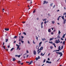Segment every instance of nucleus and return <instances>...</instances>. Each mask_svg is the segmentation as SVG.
Instances as JSON below:
<instances>
[{"instance_id": "nucleus-1", "label": "nucleus", "mask_w": 66, "mask_h": 66, "mask_svg": "<svg viewBox=\"0 0 66 66\" xmlns=\"http://www.w3.org/2000/svg\"><path fill=\"white\" fill-rule=\"evenodd\" d=\"M59 40H60V39H58V40H56V41L55 42V43H56V44H58L60 42V41Z\"/></svg>"}, {"instance_id": "nucleus-2", "label": "nucleus", "mask_w": 66, "mask_h": 66, "mask_svg": "<svg viewBox=\"0 0 66 66\" xmlns=\"http://www.w3.org/2000/svg\"><path fill=\"white\" fill-rule=\"evenodd\" d=\"M59 54L60 55V56H63V54H62V53L61 52H59Z\"/></svg>"}, {"instance_id": "nucleus-3", "label": "nucleus", "mask_w": 66, "mask_h": 66, "mask_svg": "<svg viewBox=\"0 0 66 66\" xmlns=\"http://www.w3.org/2000/svg\"><path fill=\"white\" fill-rule=\"evenodd\" d=\"M16 46H18L17 48H16L17 50H18V49H19V45H18V44H16Z\"/></svg>"}, {"instance_id": "nucleus-4", "label": "nucleus", "mask_w": 66, "mask_h": 66, "mask_svg": "<svg viewBox=\"0 0 66 66\" xmlns=\"http://www.w3.org/2000/svg\"><path fill=\"white\" fill-rule=\"evenodd\" d=\"M33 53L34 54V55H36V51H34Z\"/></svg>"}, {"instance_id": "nucleus-5", "label": "nucleus", "mask_w": 66, "mask_h": 66, "mask_svg": "<svg viewBox=\"0 0 66 66\" xmlns=\"http://www.w3.org/2000/svg\"><path fill=\"white\" fill-rule=\"evenodd\" d=\"M48 3V2H46V1H45L44 2L43 4H45V3H46V4H47V3Z\"/></svg>"}, {"instance_id": "nucleus-6", "label": "nucleus", "mask_w": 66, "mask_h": 66, "mask_svg": "<svg viewBox=\"0 0 66 66\" xmlns=\"http://www.w3.org/2000/svg\"><path fill=\"white\" fill-rule=\"evenodd\" d=\"M40 50H38L37 51L38 52L37 53L38 54H39V53L40 52Z\"/></svg>"}, {"instance_id": "nucleus-7", "label": "nucleus", "mask_w": 66, "mask_h": 66, "mask_svg": "<svg viewBox=\"0 0 66 66\" xmlns=\"http://www.w3.org/2000/svg\"><path fill=\"white\" fill-rule=\"evenodd\" d=\"M4 30H5V31H9V28H5Z\"/></svg>"}, {"instance_id": "nucleus-8", "label": "nucleus", "mask_w": 66, "mask_h": 66, "mask_svg": "<svg viewBox=\"0 0 66 66\" xmlns=\"http://www.w3.org/2000/svg\"><path fill=\"white\" fill-rule=\"evenodd\" d=\"M40 45H39V47H38V46H37L36 47V49H38V50H39V47H40Z\"/></svg>"}, {"instance_id": "nucleus-9", "label": "nucleus", "mask_w": 66, "mask_h": 66, "mask_svg": "<svg viewBox=\"0 0 66 66\" xmlns=\"http://www.w3.org/2000/svg\"><path fill=\"white\" fill-rule=\"evenodd\" d=\"M32 62H33V61H31L29 62V63L28 64V65H31L32 63Z\"/></svg>"}, {"instance_id": "nucleus-10", "label": "nucleus", "mask_w": 66, "mask_h": 66, "mask_svg": "<svg viewBox=\"0 0 66 66\" xmlns=\"http://www.w3.org/2000/svg\"><path fill=\"white\" fill-rule=\"evenodd\" d=\"M53 39H54V38L53 37L52 38H50V41H51V40H53Z\"/></svg>"}, {"instance_id": "nucleus-11", "label": "nucleus", "mask_w": 66, "mask_h": 66, "mask_svg": "<svg viewBox=\"0 0 66 66\" xmlns=\"http://www.w3.org/2000/svg\"><path fill=\"white\" fill-rule=\"evenodd\" d=\"M56 51H60V50H55L54 51H53V52H56Z\"/></svg>"}, {"instance_id": "nucleus-12", "label": "nucleus", "mask_w": 66, "mask_h": 66, "mask_svg": "<svg viewBox=\"0 0 66 66\" xmlns=\"http://www.w3.org/2000/svg\"><path fill=\"white\" fill-rule=\"evenodd\" d=\"M44 23V22H42L41 23V28H43V24Z\"/></svg>"}, {"instance_id": "nucleus-13", "label": "nucleus", "mask_w": 66, "mask_h": 66, "mask_svg": "<svg viewBox=\"0 0 66 66\" xmlns=\"http://www.w3.org/2000/svg\"><path fill=\"white\" fill-rule=\"evenodd\" d=\"M61 17H62V16H59L57 18V20H59V19H60V18Z\"/></svg>"}, {"instance_id": "nucleus-14", "label": "nucleus", "mask_w": 66, "mask_h": 66, "mask_svg": "<svg viewBox=\"0 0 66 66\" xmlns=\"http://www.w3.org/2000/svg\"><path fill=\"white\" fill-rule=\"evenodd\" d=\"M12 59H13L12 60L13 61H15L16 60V59L14 58H12Z\"/></svg>"}, {"instance_id": "nucleus-15", "label": "nucleus", "mask_w": 66, "mask_h": 66, "mask_svg": "<svg viewBox=\"0 0 66 66\" xmlns=\"http://www.w3.org/2000/svg\"><path fill=\"white\" fill-rule=\"evenodd\" d=\"M43 47H42L40 48L39 50H43Z\"/></svg>"}, {"instance_id": "nucleus-16", "label": "nucleus", "mask_w": 66, "mask_h": 66, "mask_svg": "<svg viewBox=\"0 0 66 66\" xmlns=\"http://www.w3.org/2000/svg\"><path fill=\"white\" fill-rule=\"evenodd\" d=\"M65 34H64L62 36V38H65Z\"/></svg>"}, {"instance_id": "nucleus-17", "label": "nucleus", "mask_w": 66, "mask_h": 66, "mask_svg": "<svg viewBox=\"0 0 66 66\" xmlns=\"http://www.w3.org/2000/svg\"><path fill=\"white\" fill-rule=\"evenodd\" d=\"M42 40L43 41H44V40H46V39H45V38H44H44H42Z\"/></svg>"}, {"instance_id": "nucleus-18", "label": "nucleus", "mask_w": 66, "mask_h": 66, "mask_svg": "<svg viewBox=\"0 0 66 66\" xmlns=\"http://www.w3.org/2000/svg\"><path fill=\"white\" fill-rule=\"evenodd\" d=\"M65 41H64L63 42V45H65Z\"/></svg>"}, {"instance_id": "nucleus-19", "label": "nucleus", "mask_w": 66, "mask_h": 66, "mask_svg": "<svg viewBox=\"0 0 66 66\" xmlns=\"http://www.w3.org/2000/svg\"><path fill=\"white\" fill-rule=\"evenodd\" d=\"M51 29H49L48 30V32H51V31H50Z\"/></svg>"}, {"instance_id": "nucleus-20", "label": "nucleus", "mask_w": 66, "mask_h": 66, "mask_svg": "<svg viewBox=\"0 0 66 66\" xmlns=\"http://www.w3.org/2000/svg\"><path fill=\"white\" fill-rule=\"evenodd\" d=\"M59 50H61V46H60L59 47Z\"/></svg>"}, {"instance_id": "nucleus-21", "label": "nucleus", "mask_w": 66, "mask_h": 66, "mask_svg": "<svg viewBox=\"0 0 66 66\" xmlns=\"http://www.w3.org/2000/svg\"><path fill=\"white\" fill-rule=\"evenodd\" d=\"M57 38H58L59 39L60 38H61L60 37V36H57Z\"/></svg>"}, {"instance_id": "nucleus-22", "label": "nucleus", "mask_w": 66, "mask_h": 66, "mask_svg": "<svg viewBox=\"0 0 66 66\" xmlns=\"http://www.w3.org/2000/svg\"><path fill=\"white\" fill-rule=\"evenodd\" d=\"M36 39L37 40H38V37H37V36H36Z\"/></svg>"}, {"instance_id": "nucleus-23", "label": "nucleus", "mask_w": 66, "mask_h": 66, "mask_svg": "<svg viewBox=\"0 0 66 66\" xmlns=\"http://www.w3.org/2000/svg\"><path fill=\"white\" fill-rule=\"evenodd\" d=\"M7 41H8V39H6L5 42L6 43L7 42Z\"/></svg>"}, {"instance_id": "nucleus-24", "label": "nucleus", "mask_w": 66, "mask_h": 66, "mask_svg": "<svg viewBox=\"0 0 66 66\" xmlns=\"http://www.w3.org/2000/svg\"><path fill=\"white\" fill-rule=\"evenodd\" d=\"M49 43H50V44H52V43H53V42H52V41H51V42H49Z\"/></svg>"}, {"instance_id": "nucleus-25", "label": "nucleus", "mask_w": 66, "mask_h": 66, "mask_svg": "<svg viewBox=\"0 0 66 66\" xmlns=\"http://www.w3.org/2000/svg\"><path fill=\"white\" fill-rule=\"evenodd\" d=\"M60 33H61V32H60V31L59 30V31L58 34H60Z\"/></svg>"}, {"instance_id": "nucleus-26", "label": "nucleus", "mask_w": 66, "mask_h": 66, "mask_svg": "<svg viewBox=\"0 0 66 66\" xmlns=\"http://www.w3.org/2000/svg\"><path fill=\"white\" fill-rule=\"evenodd\" d=\"M47 20V19H44V20H43V21H46V20Z\"/></svg>"}, {"instance_id": "nucleus-27", "label": "nucleus", "mask_w": 66, "mask_h": 66, "mask_svg": "<svg viewBox=\"0 0 66 66\" xmlns=\"http://www.w3.org/2000/svg\"><path fill=\"white\" fill-rule=\"evenodd\" d=\"M63 46H62L61 48V50H62V49H63Z\"/></svg>"}, {"instance_id": "nucleus-28", "label": "nucleus", "mask_w": 66, "mask_h": 66, "mask_svg": "<svg viewBox=\"0 0 66 66\" xmlns=\"http://www.w3.org/2000/svg\"><path fill=\"white\" fill-rule=\"evenodd\" d=\"M52 22L53 24H54L55 23V22L54 21H52Z\"/></svg>"}, {"instance_id": "nucleus-29", "label": "nucleus", "mask_w": 66, "mask_h": 66, "mask_svg": "<svg viewBox=\"0 0 66 66\" xmlns=\"http://www.w3.org/2000/svg\"><path fill=\"white\" fill-rule=\"evenodd\" d=\"M36 12V11L35 10L33 11V13H35Z\"/></svg>"}, {"instance_id": "nucleus-30", "label": "nucleus", "mask_w": 66, "mask_h": 66, "mask_svg": "<svg viewBox=\"0 0 66 66\" xmlns=\"http://www.w3.org/2000/svg\"><path fill=\"white\" fill-rule=\"evenodd\" d=\"M38 59L39 58H38L36 57V60L37 61V60H38Z\"/></svg>"}, {"instance_id": "nucleus-31", "label": "nucleus", "mask_w": 66, "mask_h": 66, "mask_svg": "<svg viewBox=\"0 0 66 66\" xmlns=\"http://www.w3.org/2000/svg\"><path fill=\"white\" fill-rule=\"evenodd\" d=\"M3 48L4 49H6V48L5 47V46H3Z\"/></svg>"}, {"instance_id": "nucleus-32", "label": "nucleus", "mask_w": 66, "mask_h": 66, "mask_svg": "<svg viewBox=\"0 0 66 66\" xmlns=\"http://www.w3.org/2000/svg\"><path fill=\"white\" fill-rule=\"evenodd\" d=\"M50 48L51 49H52L53 48V47L52 46H50Z\"/></svg>"}, {"instance_id": "nucleus-33", "label": "nucleus", "mask_w": 66, "mask_h": 66, "mask_svg": "<svg viewBox=\"0 0 66 66\" xmlns=\"http://www.w3.org/2000/svg\"><path fill=\"white\" fill-rule=\"evenodd\" d=\"M23 34H24V35H26V32H23Z\"/></svg>"}, {"instance_id": "nucleus-34", "label": "nucleus", "mask_w": 66, "mask_h": 66, "mask_svg": "<svg viewBox=\"0 0 66 66\" xmlns=\"http://www.w3.org/2000/svg\"><path fill=\"white\" fill-rule=\"evenodd\" d=\"M17 37V36H15L14 38H16Z\"/></svg>"}, {"instance_id": "nucleus-35", "label": "nucleus", "mask_w": 66, "mask_h": 66, "mask_svg": "<svg viewBox=\"0 0 66 66\" xmlns=\"http://www.w3.org/2000/svg\"><path fill=\"white\" fill-rule=\"evenodd\" d=\"M49 61H46V63H49Z\"/></svg>"}, {"instance_id": "nucleus-36", "label": "nucleus", "mask_w": 66, "mask_h": 66, "mask_svg": "<svg viewBox=\"0 0 66 66\" xmlns=\"http://www.w3.org/2000/svg\"><path fill=\"white\" fill-rule=\"evenodd\" d=\"M21 43H22V44H23V43H24V42L23 41H22V40H21Z\"/></svg>"}, {"instance_id": "nucleus-37", "label": "nucleus", "mask_w": 66, "mask_h": 66, "mask_svg": "<svg viewBox=\"0 0 66 66\" xmlns=\"http://www.w3.org/2000/svg\"><path fill=\"white\" fill-rule=\"evenodd\" d=\"M42 43V42H40V43L39 44V45H41Z\"/></svg>"}, {"instance_id": "nucleus-38", "label": "nucleus", "mask_w": 66, "mask_h": 66, "mask_svg": "<svg viewBox=\"0 0 66 66\" xmlns=\"http://www.w3.org/2000/svg\"><path fill=\"white\" fill-rule=\"evenodd\" d=\"M20 62V61H18V63H19L20 62Z\"/></svg>"}, {"instance_id": "nucleus-39", "label": "nucleus", "mask_w": 66, "mask_h": 66, "mask_svg": "<svg viewBox=\"0 0 66 66\" xmlns=\"http://www.w3.org/2000/svg\"><path fill=\"white\" fill-rule=\"evenodd\" d=\"M54 46L55 45V43H53L52 44Z\"/></svg>"}, {"instance_id": "nucleus-40", "label": "nucleus", "mask_w": 66, "mask_h": 66, "mask_svg": "<svg viewBox=\"0 0 66 66\" xmlns=\"http://www.w3.org/2000/svg\"><path fill=\"white\" fill-rule=\"evenodd\" d=\"M61 40H64V39L62 38H61Z\"/></svg>"}, {"instance_id": "nucleus-41", "label": "nucleus", "mask_w": 66, "mask_h": 66, "mask_svg": "<svg viewBox=\"0 0 66 66\" xmlns=\"http://www.w3.org/2000/svg\"><path fill=\"white\" fill-rule=\"evenodd\" d=\"M66 15V13H64L63 14V15Z\"/></svg>"}, {"instance_id": "nucleus-42", "label": "nucleus", "mask_w": 66, "mask_h": 66, "mask_svg": "<svg viewBox=\"0 0 66 66\" xmlns=\"http://www.w3.org/2000/svg\"><path fill=\"white\" fill-rule=\"evenodd\" d=\"M18 57H20V55H18Z\"/></svg>"}, {"instance_id": "nucleus-43", "label": "nucleus", "mask_w": 66, "mask_h": 66, "mask_svg": "<svg viewBox=\"0 0 66 66\" xmlns=\"http://www.w3.org/2000/svg\"><path fill=\"white\" fill-rule=\"evenodd\" d=\"M26 53H29V51H28V50H27Z\"/></svg>"}, {"instance_id": "nucleus-44", "label": "nucleus", "mask_w": 66, "mask_h": 66, "mask_svg": "<svg viewBox=\"0 0 66 66\" xmlns=\"http://www.w3.org/2000/svg\"><path fill=\"white\" fill-rule=\"evenodd\" d=\"M10 45H8L7 46L8 48H10Z\"/></svg>"}, {"instance_id": "nucleus-45", "label": "nucleus", "mask_w": 66, "mask_h": 66, "mask_svg": "<svg viewBox=\"0 0 66 66\" xmlns=\"http://www.w3.org/2000/svg\"><path fill=\"white\" fill-rule=\"evenodd\" d=\"M45 61H46V60L44 59L43 61V63H45Z\"/></svg>"}, {"instance_id": "nucleus-46", "label": "nucleus", "mask_w": 66, "mask_h": 66, "mask_svg": "<svg viewBox=\"0 0 66 66\" xmlns=\"http://www.w3.org/2000/svg\"><path fill=\"white\" fill-rule=\"evenodd\" d=\"M33 43L34 44H35V42H34V40H33Z\"/></svg>"}, {"instance_id": "nucleus-47", "label": "nucleus", "mask_w": 66, "mask_h": 66, "mask_svg": "<svg viewBox=\"0 0 66 66\" xmlns=\"http://www.w3.org/2000/svg\"><path fill=\"white\" fill-rule=\"evenodd\" d=\"M53 4V3H52V4H50V6H52V5Z\"/></svg>"}, {"instance_id": "nucleus-48", "label": "nucleus", "mask_w": 66, "mask_h": 66, "mask_svg": "<svg viewBox=\"0 0 66 66\" xmlns=\"http://www.w3.org/2000/svg\"><path fill=\"white\" fill-rule=\"evenodd\" d=\"M38 59H40V58L39 57V56H38Z\"/></svg>"}, {"instance_id": "nucleus-49", "label": "nucleus", "mask_w": 66, "mask_h": 66, "mask_svg": "<svg viewBox=\"0 0 66 66\" xmlns=\"http://www.w3.org/2000/svg\"><path fill=\"white\" fill-rule=\"evenodd\" d=\"M14 47L12 48L11 50H14Z\"/></svg>"}, {"instance_id": "nucleus-50", "label": "nucleus", "mask_w": 66, "mask_h": 66, "mask_svg": "<svg viewBox=\"0 0 66 66\" xmlns=\"http://www.w3.org/2000/svg\"><path fill=\"white\" fill-rule=\"evenodd\" d=\"M21 37L22 38H24V37H23V36H21Z\"/></svg>"}, {"instance_id": "nucleus-51", "label": "nucleus", "mask_w": 66, "mask_h": 66, "mask_svg": "<svg viewBox=\"0 0 66 66\" xmlns=\"http://www.w3.org/2000/svg\"><path fill=\"white\" fill-rule=\"evenodd\" d=\"M26 57H28V56H29V55H26Z\"/></svg>"}, {"instance_id": "nucleus-52", "label": "nucleus", "mask_w": 66, "mask_h": 66, "mask_svg": "<svg viewBox=\"0 0 66 66\" xmlns=\"http://www.w3.org/2000/svg\"><path fill=\"white\" fill-rule=\"evenodd\" d=\"M63 43V42H62V41H61L60 43V44H62V43Z\"/></svg>"}, {"instance_id": "nucleus-53", "label": "nucleus", "mask_w": 66, "mask_h": 66, "mask_svg": "<svg viewBox=\"0 0 66 66\" xmlns=\"http://www.w3.org/2000/svg\"><path fill=\"white\" fill-rule=\"evenodd\" d=\"M26 63H29V62L26 61Z\"/></svg>"}, {"instance_id": "nucleus-54", "label": "nucleus", "mask_w": 66, "mask_h": 66, "mask_svg": "<svg viewBox=\"0 0 66 66\" xmlns=\"http://www.w3.org/2000/svg\"><path fill=\"white\" fill-rule=\"evenodd\" d=\"M26 23V22H22V23Z\"/></svg>"}, {"instance_id": "nucleus-55", "label": "nucleus", "mask_w": 66, "mask_h": 66, "mask_svg": "<svg viewBox=\"0 0 66 66\" xmlns=\"http://www.w3.org/2000/svg\"><path fill=\"white\" fill-rule=\"evenodd\" d=\"M21 39H19V41L20 42V41H21Z\"/></svg>"}, {"instance_id": "nucleus-56", "label": "nucleus", "mask_w": 66, "mask_h": 66, "mask_svg": "<svg viewBox=\"0 0 66 66\" xmlns=\"http://www.w3.org/2000/svg\"><path fill=\"white\" fill-rule=\"evenodd\" d=\"M23 63H20V64H21V65H23Z\"/></svg>"}, {"instance_id": "nucleus-57", "label": "nucleus", "mask_w": 66, "mask_h": 66, "mask_svg": "<svg viewBox=\"0 0 66 66\" xmlns=\"http://www.w3.org/2000/svg\"><path fill=\"white\" fill-rule=\"evenodd\" d=\"M55 5H54L53 6V7L54 9V7H55Z\"/></svg>"}, {"instance_id": "nucleus-58", "label": "nucleus", "mask_w": 66, "mask_h": 66, "mask_svg": "<svg viewBox=\"0 0 66 66\" xmlns=\"http://www.w3.org/2000/svg\"><path fill=\"white\" fill-rule=\"evenodd\" d=\"M46 22H47L46 21L44 22L45 24H46Z\"/></svg>"}, {"instance_id": "nucleus-59", "label": "nucleus", "mask_w": 66, "mask_h": 66, "mask_svg": "<svg viewBox=\"0 0 66 66\" xmlns=\"http://www.w3.org/2000/svg\"><path fill=\"white\" fill-rule=\"evenodd\" d=\"M48 63H49V64H51V62H49Z\"/></svg>"}, {"instance_id": "nucleus-60", "label": "nucleus", "mask_w": 66, "mask_h": 66, "mask_svg": "<svg viewBox=\"0 0 66 66\" xmlns=\"http://www.w3.org/2000/svg\"><path fill=\"white\" fill-rule=\"evenodd\" d=\"M45 53H44V54H43L42 55V56H44V55H45Z\"/></svg>"}, {"instance_id": "nucleus-61", "label": "nucleus", "mask_w": 66, "mask_h": 66, "mask_svg": "<svg viewBox=\"0 0 66 66\" xmlns=\"http://www.w3.org/2000/svg\"><path fill=\"white\" fill-rule=\"evenodd\" d=\"M50 54V53H49L48 54V56H49Z\"/></svg>"}, {"instance_id": "nucleus-62", "label": "nucleus", "mask_w": 66, "mask_h": 66, "mask_svg": "<svg viewBox=\"0 0 66 66\" xmlns=\"http://www.w3.org/2000/svg\"><path fill=\"white\" fill-rule=\"evenodd\" d=\"M47 59H48V61H50V59H49V58H48Z\"/></svg>"}, {"instance_id": "nucleus-63", "label": "nucleus", "mask_w": 66, "mask_h": 66, "mask_svg": "<svg viewBox=\"0 0 66 66\" xmlns=\"http://www.w3.org/2000/svg\"><path fill=\"white\" fill-rule=\"evenodd\" d=\"M15 56L17 57V56H18V55H15Z\"/></svg>"}, {"instance_id": "nucleus-64", "label": "nucleus", "mask_w": 66, "mask_h": 66, "mask_svg": "<svg viewBox=\"0 0 66 66\" xmlns=\"http://www.w3.org/2000/svg\"><path fill=\"white\" fill-rule=\"evenodd\" d=\"M51 34H52V35L53 34V32H52L51 33Z\"/></svg>"}]
</instances>
